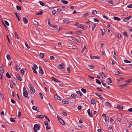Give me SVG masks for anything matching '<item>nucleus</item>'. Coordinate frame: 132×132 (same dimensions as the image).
<instances>
[{
	"label": "nucleus",
	"mask_w": 132,
	"mask_h": 132,
	"mask_svg": "<svg viewBox=\"0 0 132 132\" xmlns=\"http://www.w3.org/2000/svg\"><path fill=\"white\" fill-rule=\"evenodd\" d=\"M65 67V65L64 64L61 63L58 66V68L59 69H63Z\"/></svg>",
	"instance_id": "obj_3"
},
{
	"label": "nucleus",
	"mask_w": 132,
	"mask_h": 132,
	"mask_svg": "<svg viewBox=\"0 0 132 132\" xmlns=\"http://www.w3.org/2000/svg\"><path fill=\"white\" fill-rule=\"evenodd\" d=\"M101 76L103 78L105 77V75L104 74V73L103 72H101L100 73Z\"/></svg>",
	"instance_id": "obj_29"
},
{
	"label": "nucleus",
	"mask_w": 132,
	"mask_h": 132,
	"mask_svg": "<svg viewBox=\"0 0 132 132\" xmlns=\"http://www.w3.org/2000/svg\"><path fill=\"white\" fill-rule=\"evenodd\" d=\"M40 57L43 58L44 57V54L43 53H40Z\"/></svg>",
	"instance_id": "obj_43"
},
{
	"label": "nucleus",
	"mask_w": 132,
	"mask_h": 132,
	"mask_svg": "<svg viewBox=\"0 0 132 132\" xmlns=\"http://www.w3.org/2000/svg\"><path fill=\"white\" fill-rule=\"evenodd\" d=\"M32 70L35 73H37V71L33 67H32Z\"/></svg>",
	"instance_id": "obj_41"
},
{
	"label": "nucleus",
	"mask_w": 132,
	"mask_h": 132,
	"mask_svg": "<svg viewBox=\"0 0 132 132\" xmlns=\"http://www.w3.org/2000/svg\"><path fill=\"white\" fill-rule=\"evenodd\" d=\"M88 67L90 69H92L94 68V67L92 65H89L88 66Z\"/></svg>",
	"instance_id": "obj_51"
},
{
	"label": "nucleus",
	"mask_w": 132,
	"mask_h": 132,
	"mask_svg": "<svg viewBox=\"0 0 132 132\" xmlns=\"http://www.w3.org/2000/svg\"><path fill=\"white\" fill-rule=\"evenodd\" d=\"M79 129L80 130H82L83 129V127L82 126H80L78 127Z\"/></svg>",
	"instance_id": "obj_55"
},
{
	"label": "nucleus",
	"mask_w": 132,
	"mask_h": 132,
	"mask_svg": "<svg viewBox=\"0 0 132 132\" xmlns=\"http://www.w3.org/2000/svg\"><path fill=\"white\" fill-rule=\"evenodd\" d=\"M54 97L55 99H57V100L60 101L61 100V98L57 95H55L54 96Z\"/></svg>",
	"instance_id": "obj_14"
},
{
	"label": "nucleus",
	"mask_w": 132,
	"mask_h": 132,
	"mask_svg": "<svg viewBox=\"0 0 132 132\" xmlns=\"http://www.w3.org/2000/svg\"><path fill=\"white\" fill-rule=\"evenodd\" d=\"M113 18L114 19L116 20L120 21V18L114 16V17Z\"/></svg>",
	"instance_id": "obj_27"
},
{
	"label": "nucleus",
	"mask_w": 132,
	"mask_h": 132,
	"mask_svg": "<svg viewBox=\"0 0 132 132\" xmlns=\"http://www.w3.org/2000/svg\"><path fill=\"white\" fill-rule=\"evenodd\" d=\"M15 14L16 15V17H17V18H18V20L19 21H20V19L19 18V16L18 14L16 13H15Z\"/></svg>",
	"instance_id": "obj_57"
},
{
	"label": "nucleus",
	"mask_w": 132,
	"mask_h": 132,
	"mask_svg": "<svg viewBox=\"0 0 132 132\" xmlns=\"http://www.w3.org/2000/svg\"><path fill=\"white\" fill-rule=\"evenodd\" d=\"M90 109H88L87 111V112L88 113L89 116L91 117H93V116L91 113H90Z\"/></svg>",
	"instance_id": "obj_15"
},
{
	"label": "nucleus",
	"mask_w": 132,
	"mask_h": 132,
	"mask_svg": "<svg viewBox=\"0 0 132 132\" xmlns=\"http://www.w3.org/2000/svg\"><path fill=\"white\" fill-rule=\"evenodd\" d=\"M20 71L21 72V74L22 75H23L25 72V71L24 70L23 68Z\"/></svg>",
	"instance_id": "obj_32"
},
{
	"label": "nucleus",
	"mask_w": 132,
	"mask_h": 132,
	"mask_svg": "<svg viewBox=\"0 0 132 132\" xmlns=\"http://www.w3.org/2000/svg\"><path fill=\"white\" fill-rule=\"evenodd\" d=\"M6 76L9 78H11V76L9 75L8 72H7L6 73Z\"/></svg>",
	"instance_id": "obj_38"
},
{
	"label": "nucleus",
	"mask_w": 132,
	"mask_h": 132,
	"mask_svg": "<svg viewBox=\"0 0 132 132\" xmlns=\"http://www.w3.org/2000/svg\"><path fill=\"white\" fill-rule=\"evenodd\" d=\"M76 93L77 94H79L80 96H82V94L80 91H77Z\"/></svg>",
	"instance_id": "obj_33"
},
{
	"label": "nucleus",
	"mask_w": 132,
	"mask_h": 132,
	"mask_svg": "<svg viewBox=\"0 0 132 132\" xmlns=\"http://www.w3.org/2000/svg\"><path fill=\"white\" fill-rule=\"evenodd\" d=\"M4 72V71L3 68L1 67H0V73L3 74Z\"/></svg>",
	"instance_id": "obj_18"
},
{
	"label": "nucleus",
	"mask_w": 132,
	"mask_h": 132,
	"mask_svg": "<svg viewBox=\"0 0 132 132\" xmlns=\"http://www.w3.org/2000/svg\"><path fill=\"white\" fill-rule=\"evenodd\" d=\"M82 108V106L80 105H79V106H78V109L79 110H81Z\"/></svg>",
	"instance_id": "obj_61"
},
{
	"label": "nucleus",
	"mask_w": 132,
	"mask_h": 132,
	"mask_svg": "<svg viewBox=\"0 0 132 132\" xmlns=\"http://www.w3.org/2000/svg\"><path fill=\"white\" fill-rule=\"evenodd\" d=\"M101 30L102 32V35L103 36L104 35L105 33V31L104 29H101Z\"/></svg>",
	"instance_id": "obj_26"
},
{
	"label": "nucleus",
	"mask_w": 132,
	"mask_h": 132,
	"mask_svg": "<svg viewBox=\"0 0 132 132\" xmlns=\"http://www.w3.org/2000/svg\"><path fill=\"white\" fill-rule=\"evenodd\" d=\"M81 90L82 92L85 93H86L87 92L86 90L84 88H82Z\"/></svg>",
	"instance_id": "obj_36"
},
{
	"label": "nucleus",
	"mask_w": 132,
	"mask_h": 132,
	"mask_svg": "<svg viewBox=\"0 0 132 132\" xmlns=\"http://www.w3.org/2000/svg\"><path fill=\"white\" fill-rule=\"evenodd\" d=\"M40 128V125L36 124L34 125V129L35 132H38Z\"/></svg>",
	"instance_id": "obj_2"
},
{
	"label": "nucleus",
	"mask_w": 132,
	"mask_h": 132,
	"mask_svg": "<svg viewBox=\"0 0 132 132\" xmlns=\"http://www.w3.org/2000/svg\"><path fill=\"white\" fill-rule=\"evenodd\" d=\"M96 26V25L95 24H93V28H92V31H93L94 30V29L95 28Z\"/></svg>",
	"instance_id": "obj_53"
},
{
	"label": "nucleus",
	"mask_w": 132,
	"mask_h": 132,
	"mask_svg": "<svg viewBox=\"0 0 132 132\" xmlns=\"http://www.w3.org/2000/svg\"><path fill=\"white\" fill-rule=\"evenodd\" d=\"M21 112L20 111H19L18 114V117L20 118V117L21 116Z\"/></svg>",
	"instance_id": "obj_48"
},
{
	"label": "nucleus",
	"mask_w": 132,
	"mask_h": 132,
	"mask_svg": "<svg viewBox=\"0 0 132 132\" xmlns=\"http://www.w3.org/2000/svg\"><path fill=\"white\" fill-rule=\"evenodd\" d=\"M96 95L97 96H98L100 97V98L102 99V96L100 95L99 94L96 93H95Z\"/></svg>",
	"instance_id": "obj_34"
},
{
	"label": "nucleus",
	"mask_w": 132,
	"mask_h": 132,
	"mask_svg": "<svg viewBox=\"0 0 132 132\" xmlns=\"http://www.w3.org/2000/svg\"><path fill=\"white\" fill-rule=\"evenodd\" d=\"M16 70L17 71L21 69V68L18 65H16Z\"/></svg>",
	"instance_id": "obj_21"
},
{
	"label": "nucleus",
	"mask_w": 132,
	"mask_h": 132,
	"mask_svg": "<svg viewBox=\"0 0 132 132\" xmlns=\"http://www.w3.org/2000/svg\"><path fill=\"white\" fill-rule=\"evenodd\" d=\"M90 13L88 12H87L84 14L82 16V18H85L87 16L89 15Z\"/></svg>",
	"instance_id": "obj_16"
},
{
	"label": "nucleus",
	"mask_w": 132,
	"mask_h": 132,
	"mask_svg": "<svg viewBox=\"0 0 132 132\" xmlns=\"http://www.w3.org/2000/svg\"><path fill=\"white\" fill-rule=\"evenodd\" d=\"M113 72H114V73L117 75H119L121 74L120 72L118 71H115Z\"/></svg>",
	"instance_id": "obj_24"
},
{
	"label": "nucleus",
	"mask_w": 132,
	"mask_h": 132,
	"mask_svg": "<svg viewBox=\"0 0 132 132\" xmlns=\"http://www.w3.org/2000/svg\"><path fill=\"white\" fill-rule=\"evenodd\" d=\"M23 20L25 24H26L28 23V20L26 18L24 17L23 18Z\"/></svg>",
	"instance_id": "obj_9"
},
{
	"label": "nucleus",
	"mask_w": 132,
	"mask_h": 132,
	"mask_svg": "<svg viewBox=\"0 0 132 132\" xmlns=\"http://www.w3.org/2000/svg\"><path fill=\"white\" fill-rule=\"evenodd\" d=\"M15 34V37L16 38H17L18 39H19V38L18 37V35L16 34V32H14Z\"/></svg>",
	"instance_id": "obj_50"
},
{
	"label": "nucleus",
	"mask_w": 132,
	"mask_h": 132,
	"mask_svg": "<svg viewBox=\"0 0 132 132\" xmlns=\"http://www.w3.org/2000/svg\"><path fill=\"white\" fill-rule=\"evenodd\" d=\"M16 76L17 78L20 81H22V79L20 77V76L19 74H16Z\"/></svg>",
	"instance_id": "obj_8"
},
{
	"label": "nucleus",
	"mask_w": 132,
	"mask_h": 132,
	"mask_svg": "<svg viewBox=\"0 0 132 132\" xmlns=\"http://www.w3.org/2000/svg\"><path fill=\"white\" fill-rule=\"evenodd\" d=\"M107 82L108 84H110L112 82L110 78H109L107 79Z\"/></svg>",
	"instance_id": "obj_12"
},
{
	"label": "nucleus",
	"mask_w": 132,
	"mask_h": 132,
	"mask_svg": "<svg viewBox=\"0 0 132 132\" xmlns=\"http://www.w3.org/2000/svg\"><path fill=\"white\" fill-rule=\"evenodd\" d=\"M91 103L92 104H94L95 103V101L94 100H91Z\"/></svg>",
	"instance_id": "obj_31"
},
{
	"label": "nucleus",
	"mask_w": 132,
	"mask_h": 132,
	"mask_svg": "<svg viewBox=\"0 0 132 132\" xmlns=\"http://www.w3.org/2000/svg\"><path fill=\"white\" fill-rule=\"evenodd\" d=\"M23 96L25 97H27L28 95V92L27 91H25L23 93Z\"/></svg>",
	"instance_id": "obj_10"
},
{
	"label": "nucleus",
	"mask_w": 132,
	"mask_h": 132,
	"mask_svg": "<svg viewBox=\"0 0 132 132\" xmlns=\"http://www.w3.org/2000/svg\"><path fill=\"white\" fill-rule=\"evenodd\" d=\"M61 0V2L65 4H67L68 2V1H65L64 0Z\"/></svg>",
	"instance_id": "obj_25"
},
{
	"label": "nucleus",
	"mask_w": 132,
	"mask_h": 132,
	"mask_svg": "<svg viewBox=\"0 0 132 132\" xmlns=\"http://www.w3.org/2000/svg\"><path fill=\"white\" fill-rule=\"evenodd\" d=\"M105 105L107 106H109L110 107L111 105V104L108 102H106V103Z\"/></svg>",
	"instance_id": "obj_22"
},
{
	"label": "nucleus",
	"mask_w": 132,
	"mask_h": 132,
	"mask_svg": "<svg viewBox=\"0 0 132 132\" xmlns=\"http://www.w3.org/2000/svg\"><path fill=\"white\" fill-rule=\"evenodd\" d=\"M92 59H100V57L99 56H93L92 57H91Z\"/></svg>",
	"instance_id": "obj_17"
},
{
	"label": "nucleus",
	"mask_w": 132,
	"mask_h": 132,
	"mask_svg": "<svg viewBox=\"0 0 132 132\" xmlns=\"http://www.w3.org/2000/svg\"><path fill=\"white\" fill-rule=\"evenodd\" d=\"M86 46L84 45V48H83V49H82V51H81V52L82 53H83V52L86 49Z\"/></svg>",
	"instance_id": "obj_54"
},
{
	"label": "nucleus",
	"mask_w": 132,
	"mask_h": 132,
	"mask_svg": "<svg viewBox=\"0 0 132 132\" xmlns=\"http://www.w3.org/2000/svg\"><path fill=\"white\" fill-rule=\"evenodd\" d=\"M127 7L129 8H132V4L128 5Z\"/></svg>",
	"instance_id": "obj_59"
},
{
	"label": "nucleus",
	"mask_w": 132,
	"mask_h": 132,
	"mask_svg": "<svg viewBox=\"0 0 132 132\" xmlns=\"http://www.w3.org/2000/svg\"><path fill=\"white\" fill-rule=\"evenodd\" d=\"M11 121L13 122H16V121L15 120H14L13 118H11L10 119Z\"/></svg>",
	"instance_id": "obj_52"
},
{
	"label": "nucleus",
	"mask_w": 132,
	"mask_h": 132,
	"mask_svg": "<svg viewBox=\"0 0 132 132\" xmlns=\"http://www.w3.org/2000/svg\"><path fill=\"white\" fill-rule=\"evenodd\" d=\"M57 118L59 122L62 125H65L64 121L60 118L59 116H57Z\"/></svg>",
	"instance_id": "obj_4"
},
{
	"label": "nucleus",
	"mask_w": 132,
	"mask_h": 132,
	"mask_svg": "<svg viewBox=\"0 0 132 132\" xmlns=\"http://www.w3.org/2000/svg\"><path fill=\"white\" fill-rule=\"evenodd\" d=\"M36 117L37 118H39L42 119H43L44 118V116L42 115H37Z\"/></svg>",
	"instance_id": "obj_23"
},
{
	"label": "nucleus",
	"mask_w": 132,
	"mask_h": 132,
	"mask_svg": "<svg viewBox=\"0 0 132 132\" xmlns=\"http://www.w3.org/2000/svg\"><path fill=\"white\" fill-rule=\"evenodd\" d=\"M43 13V12L42 11H40L39 12L37 13L36 14V15H41V14H42Z\"/></svg>",
	"instance_id": "obj_44"
},
{
	"label": "nucleus",
	"mask_w": 132,
	"mask_h": 132,
	"mask_svg": "<svg viewBox=\"0 0 132 132\" xmlns=\"http://www.w3.org/2000/svg\"><path fill=\"white\" fill-rule=\"evenodd\" d=\"M131 17V16H129L126 17L124 19L123 21L125 22H127Z\"/></svg>",
	"instance_id": "obj_7"
},
{
	"label": "nucleus",
	"mask_w": 132,
	"mask_h": 132,
	"mask_svg": "<svg viewBox=\"0 0 132 132\" xmlns=\"http://www.w3.org/2000/svg\"><path fill=\"white\" fill-rule=\"evenodd\" d=\"M94 20L95 22H99V21L98 19L97 18H94Z\"/></svg>",
	"instance_id": "obj_58"
},
{
	"label": "nucleus",
	"mask_w": 132,
	"mask_h": 132,
	"mask_svg": "<svg viewBox=\"0 0 132 132\" xmlns=\"http://www.w3.org/2000/svg\"><path fill=\"white\" fill-rule=\"evenodd\" d=\"M77 95L75 94H73L71 95V96L72 97L76 98V97Z\"/></svg>",
	"instance_id": "obj_47"
},
{
	"label": "nucleus",
	"mask_w": 132,
	"mask_h": 132,
	"mask_svg": "<svg viewBox=\"0 0 132 132\" xmlns=\"http://www.w3.org/2000/svg\"><path fill=\"white\" fill-rule=\"evenodd\" d=\"M16 8L17 10L19 11L21 9V7L19 6H17Z\"/></svg>",
	"instance_id": "obj_45"
},
{
	"label": "nucleus",
	"mask_w": 132,
	"mask_h": 132,
	"mask_svg": "<svg viewBox=\"0 0 132 132\" xmlns=\"http://www.w3.org/2000/svg\"><path fill=\"white\" fill-rule=\"evenodd\" d=\"M39 2L40 4L42 6H43L45 5V4L43 2H42L41 1H40Z\"/></svg>",
	"instance_id": "obj_42"
},
{
	"label": "nucleus",
	"mask_w": 132,
	"mask_h": 132,
	"mask_svg": "<svg viewBox=\"0 0 132 132\" xmlns=\"http://www.w3.org/2000/svg\"><path fill=\"white\" fill-rule=\"evenodd\" d=\"M67 71H68V73H70V68L69 67H68L67 68Z\"/></svg>",
	"instance_id": "obj_63"
},
{
	"label": "nucleus",
	"mask_w": 132,
	"mask_h": 132,
	"mask_svg": "<svg viewBox=\"0 0 132 132\" xmlns=\"http://www.w3.org/2000/svg\"><path fill=\"white\" fill-rule=\"evenodd\" d=\"M29 87L33 92L34 93L35 92V90L32 87V86L31 85H29Z\"/></svg>",
	"instance_id": "obj_13"
},
{
	"label": "nucleus",
	"mask_w": 132,
	"mask_h": 132,
	"mask_svg": "<svg viewBox=\"0 0 132 132\" xmlns=\"http://www.w3.org/2000/svg\"><path fill=\"white\" fill-rule=\"evenodd\" d=\"M124 62L127 63H131L130 61L127 60H125L124 61Z\"/></svg>",
	"instance_id": "obj_39"
},
{
	"label": "nucleus",
	"mask_w": 132,
	"mask_h": 132,
	"mask_svg": "<svg viewBox=\"0 0 132 132\" xmlns=\"http://www.w3.org/2000/svg\"><path fill=\"white\" fill-rule=\"evenodd\" d=\"M117 106L118 109L119 110H121L123 108V106L122 105H118Z\"/></svg>",
	"instance_id": "obj_11"
},
{
	"label": "nucleus",
	"mask_w": 132,
	"mask_h": 132,
	"mask_svg": "<svg viewBox=\"0 0 132 132\" xmlns=\"http://www.w3.org/2000/svg\"><path fill=\"white\" fill-rule=\"evenodd\" d=\"M65 34H72L73 35V32L72 31H69L66 32L65 33Z\"/></svg>",
	"instance_id": "obj_37"
},
{
	"label": "nucleus",
	"mask_w": 132,
	"mask_h": 132,
	"mask_svg": "<svg viewBox=\"0 0 132 132\" xmlns=\"http://www.w3.org/2000/svg\"><path fill=\"white\" fill-rule=\"evenodd\" d=\"M78 27H79L80 28H81L82 29H84V30H85L86 29L85 28H84V27L82 26V25L81 24H80L79 25Z\"/></svg>",
	"instance_id": "obj_28"
},
{
	"label": "nucleus",
	"mask_w": 132,
	"mask_h": 132,
	"mask_svg": "<svg viewBox=\"0 0 132 132\" xmlns=\"http://www.w3.org/2000/svg\"><path fill=\"white\" fill-rule=\"evenodd\" d=\"M39 68L40 70L39 71V73L41 75L43 74L44 73L43 72V70L42 68L40 66H39Z\"/></svg>",
	"instance_id": "obj_6"
},
{
	"label": "nucleus",
	"mask_w": 132,
	"mask_h": 132,
	"mask_svg": "<svg viewBox=\"0 0 132 132\" xmlns=\"http://www.w3.org/2000/svg\"><path fill=\"white\" fill-rule=\"evenodd\" d=\"M33 67L35 69H38V67L37 66L36 64L34 65V67Z\"/></svg>",
	"instance_id": "obj_62"
},
{
	"label": "nucleus",
	"mask_w": 132,
	"mask_h": 132,
	"mask_svg": "<svg viewBox=\"0 0 132 132\" xmlns=\"http://www.w3.org/2000/svg\"><path fill=\"white\" fill-rule=\"evenodd\" d=\"M39 95L42 99H43V95L41 93H39Z\"/></svg>",
	"instance_id": "obj_60"
},
{
	"label": "nucleus",
	"mask_w": 132,
	"mask_h": 132,
	"mask_svg": "<svg viewBox=\"0 0 132 132\" xmlns=\"http://www.w3.org/2000/svg\"><path fill=\"white\" fill-rule=\"evenodd\" d=\"M62 102L63 103L66 104H68L69 103V102L68 101H65L64 100H63L62 101Z\"/></svg>",
	"instance_id": "obj_20"
},
{
	"label": "nucleus",
	"mask_w": 132,
	"mask_h": 132,
	"mask_svg": "<svg viewBox=\"0 0 132 132\" xmlns=\"http://www.w3.org/2000/svg\"><path fill=\"white\" fill-rule=\"evenodd\" d=\"M97 13V11L95 10H94L92 12V14H95Z\"/></svg>",
	"instance_id": "obj_40"
},
{
	"label": "nucleus",
	"mask_w": 132,
	"mask_h": 132,
	"mask_svg": "<svg viewBox=\"0 0 132 132\" xmlns=\"http://www.w3.org/2000/svg\"><path fill=\"white\" fill-rule=\"evenodd\" d=\"M96 82L98 84H99L100 85L101 84V82L98 79H96Z\"/></svg>",
	"instance_id": "obj_35"
},
{
	"label": "nucleus",
	"mask_w": 132,
	"mask_h": 132,
	"mask_svg": "<svg viewBox=\"0 0 132 132\" xmlns=\"http://www.w3.org/2000/svg\"><path fill=\"white\" fill-rule=\"evenodd\" d=\"M71 39L72 40H74V41H76L79 43H80V41L79 39L76 38L74 37H73L71 38Z\"/></svg>",
	"instance_id": "obj_5"
},
{
	"label": "nucleus",
	"mask_w": 132,
	"mask_h": 132,
	"mask_svg": "<svg viewBox=\"0 0 132 132\" xmlns=\"http://www.w3.org/2000/svg\"><path fill=\"white\" fill-rule=\"evenodd\" d=\"M131 81H132V79H130L127 81L126 83L120 86V87L122 88H123L126 87L131 83Z\"/></svg>",
	"instance_id": "obj_1"
},
{
	"label": "nucleus",
	"mask_w": 132,
	"mask_h": 132,
	"mask_svg": "<svg viewBox=\"0 0 132 132\" xmlns=\"http://www.w3.org/2000/svg\"><path fill=\"white\" fill-rule=\"evenodd\" d=\"M57 11L59 13H62V10L60 9H57Z\"/></svg>",
	"instance_id": "obj_30"
},
{
	"label": "nucleus",
	"mask_w": 132,
	"mask_h": 132,
	"mask_svg": "<svg viewBox=\"0 0 132 132\" xmlns=\"http://www.w3.org/2000/svg\"><path fill=\"white\" fill-rule=\"evenodd\" d=\"M25 44L26 46L27 47V48H28V49L30 48V47L28 45V44L27 43H26V42H25Z\"/></svg>",
	"instance_id": "obj_56"
},
{
	"label": "nucleus",
	"mask_w": 132,
	"mask_h": 132,
	"mask_svg": "<svg viewBox=\"0 0 132 132\" xmlns=\"http://www.w3.org/2000/svg\"><path fill=\"white\" fill-rule=\"evenodd\" d=\"M51 127H50L48 126H47L46 127V129L47 130L50 129H51Z\"/></svg>",
	"instance_id": "obj_64"
},
{
	"label": "nucleus",
	"mask_w": 132,
	"mask_h": 132,
	"mask_svg": "<svg viewBox=\"0 0 132 132\" xmlns=\"http://www.w3.org/2000/svg\"><path fill=\"white\" fill-rule=\"evenodd\" d=\"M51 79L52 80H53L54 81H55L56 82H60V81H58V80H57L56 78H54L53 77H51Z\"/></svg>",
	"instance_id": "obj_19"
},
{
	"label": "nucleus",
	"mask_w": 132,
	"mask_h": 132,
	"mask_svg": "<svg viewBox=\"0 0 132 132\" xmlns=\"http://www.w3.org/2000/svg\"><path fill=\"white\" fill-rule=\"evenodd\" d=\"M33 110H37V107L35 106H33L32 108Z\"/></svg>",
	"instance_id": "obj_46"
},
{
	"label": "nucleus",
	"mask_w": 132,
	"mask_h": 132,
	"mask_svg": "<svg viewBox=\"0 0 132 132\" xmlns=\"http://www.w3.org/2000/svg\"><path fill=\"white\" fill-rule=\"evenodd\" d=\"M7 59L9 60L10 59V55L9 54H7Z\"/></svg>",
	"instance_id": "obj_49"
}]
</instances>
